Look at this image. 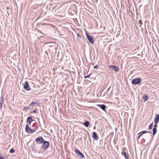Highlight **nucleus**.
I'll return each mask as SVG.
<instances>
[{
	"label": "nucleus",
	"instance_id": "473e14b6",
	"mask_svg": "<svg viewBox=\"0 0 159 159\" xmlns=\"http://www.w3.org/2000/svg\"><path fill=\"white\" fill-rule=\"evenodd\" d=\"M1 159H5L3 157Z\"/></svg>",
	"mask_w": 159,
	"mask_h": 159
},
{
	"label": "nucleus",
	"instance_id": "20e7f679",
	"mask_svg": "<svg viewBox=\"0 0 159 159\" xmlns=\"http://www.w3.org/2000/svg\"><path fill=\"white\" fill-rule=\"evenodd\" d=\"M35 141L37 143L41 144L43 143L44 140L42 137L39 136L36 139Z\"/></svg>",
	"mask_w": 159,
	"mask_h": 159
},
{
	"label": "nucleus",
	"instance_id": "b1692460",
	"mask_svg": "<svg viewBox=\"0 0 159 159\" xmlns=\"http://www.w3.org/2000/svg\"><path fill=\"white\" fill-rule=\"evenodd\" d=\"M90 76V75H88L87 76H84V78L85 79L88 78Z\"/></svg>",
	"mask_w": 159,
	"mask_h": 159
},
{
	"label": "nucleus",
	"instance_id": "39448f33",
	"mask_svg": "<svg viewBox=\"0 0 159 159\" xmlns=\"http://www.w3.org/2000/svg\"><path fill=\"white\" fill-rule=\"evenodd\" d=\"M24 87L26 90L29 91L30 89V87L29 84L28 82L26 81L24 86Z\"/></svg>",
	"mask_w": 159,
	"mask_h": 159
},
{
	"label": "nucleus",
	"instance_id": "dca6fc26",
	"mask_svg": "<svg viewBox=\"0 0 159 159\" xmlns=\"http://www.w3.org/2000/svg\"><path fill=\"white\" fill-rule=\"evenodd\" d=\"M89 125V121H86L84 123V125L86 127H88Z\"/></svg>",
	"mask_w": 159,
	"mask_h": 159
},
{
	"label": "nucleus",
	"instance_id": "9b49d317",
	"mask_svg": "<svg viewBox=\"0 0 159 159\" xmlns=\"http://www.w3.org/2000/svg\"><path fill=\"white\" fill-rule=\"evenodd\" d=\"M25 129L26 132L28 133H29L30 131H31V129L30 128L29 126L28 125H26Z\"/></svg>",
	"mask_w": 159,
	"mask_h": 159
},
{
	"label": "nucleus",
	"instance_id": "f704fd0d",
	"mask_svg": "<svg viewBox=\"0 0 159 159\" xmlns=\"http://www.w3.org/2000/svg\"><path fill=\"white\" fill-rule=\"evenodd\" d=\"M108 93V92H107L106 93V94H107Z\"/></svg>",
	"mask_w": 159,
	"mask_h": 159
},
{
	"label": "nucleus",
	"instance_id": "a878e982",
	"mask_svg": "<svg viewBox=\"0 0 159 159\" xmlns=\"http://www.w3.org/2000/svg\"><path fill=\"white\" fill-rule=\"evenodd\" d=\"M154 123V126L153 128H156L157 127V124L158 123Z\"/></svg>",
	"mask_w": 159,
	"mask_h": 159
},
{
	"label": "nucleus",
	"instance_id": "9d476101",
	"mask_svg": "<svg viewBox=\"0 0 159 159\" xmlns=\"http://www.w3.org/2000/svg\"><path fill=\"white\" fill-rule=\"evenodd\" d=\"M98 106L104 111H105L106 110V106L105 105H98Z\"/></svg>",
	"mask_w": 159,
	"mask_h": 159
},
{
	"label": "nucleus",
	"instance_id": "4468645a",
	"mask_svg": "<svg viewBox=\"0 0 159 159\" xmlns=\"http://www.w3.org/2000/svg\"><path fill=\"white\" fill-rule=\"evenodd\" d=\"M37 103V102H32L30 104V106L31 107V106L34 107L35 106Z\"/></svg>",
	"mask_w": 159,
	"mask_h": 159
},
{
	"label": "nucleus",
	"instance_id": "5701e85b",
	"mask_svg": "<svg viewBox=\"0 0 159 159\" xmlns=\"http://www.w3.org/2000/svg\"><path fill=\"white\" fill-rule=\"evenodd\" d=\"M35 131H36L35 130L33 129H31V131H30V133H30V134L32 133H33L35 132Z\"/></svg>",
	"mask_w": 159,
	"mask_h": 159
},
{
	"label": "nucleus",
	"instance_id": "2f4dec72",
	"mask_svg": "<svg viewBox=\"0 0 159 159\" xmlns=\"http://www.w3.org/2000/svg\"><path fill=\"white\" fill-rule=\"evenodd\" d=\"M141 135L142 134H141L138 137V139H139L140 137L141 136Z\"/></svg>",
	"mask_w": 159,
	"mask_h": 159
},
{
	"label": "nucleus",
	"instance_id": "6ab92c4d",
	"mask_svg": "<svg viewBox=\"0 0 159 159\" xmlns=\"http://www.w3.org/2000/svg\"><path fill=\"white\" fill-rule=\"evenodd\" d=\"M147 132L146 131H142L140 132L138 134H142V135L143 134L146 133Z\"/></svg>",
	"mask_w": 159,
	"mask_h": 159
},
{
	"label": "nucleus",
	"instance_id": "aec40b11",
	"mask_svg": "<svg viewBox=\"0 0 159 159\" xmlns=\"http://www.w3.org/2000/svg\"><path fill=\"white\" fill-rule=\"evenodd\" d=\"M152 126H153L152 123L149 125V127H148V129H152Z\"/></svg>",
	"mask_w": 159,
	"mask_h": 159
},
{
	"label": "nucleus",
	"instance_id": "c85d7f7f",
	"mask_svg": "<svg viewBox=\"0 0 159 159\" xmlns=\"http://www.w3.org/2000/svg\"><path fill=\"white\" fill-rule=\"evenodd\" d=\"M3 157V156L0 153V159H1L2 157Z\"/></svg>",
	"mask_w": 159,
	"mask_h": 159
},
{
	"label": "nucleus",
	"instance_id": "cd10ccee",
	"mask_svg": "<svg viewBox=\"0 0 159 159\" xmlns=\"http://www.w3.org/2000/svg\"><path fill=\"white\" fill-rule=\"evenodd\" d=\"M110 88H111V87H108V88L107 89V91H110Z\"/></svg>",
	"mask_w": 159,
	"mask_h": 159
},
{
	"label": "nucleus",
	"instance_id": "7c9ffc66",
	"mask_svg": "<svg viewBox=\"0 0 159 159\" xmlns=\"http://www.w3.org/2000/svg\"><path fill=\"white\" fill-rule=\"evenodd\" d=\"M139 23L140 24H142V21L141 20H139Z\"/></svg>",
	"mask_w": 159,
	"mask_h": 159
},
{
	"label": "nucleus",
	"instance_id": "f257e3e1",
	"mask_svg": "<svg viewBox=\"0 0 159 159\" xmlns=\"http://www.w3.org/2000/svg\"><path fill=\"white\" fill-rule=\"evenodd\" d=\"M49 144L48 142L44 140L43 141V145L42 146V149L43 150H45L49 146Z\"/></svg>",
	"mask_w": 159,
	"mask_h": 159
},
{
	"label": "nucleus",
	"instance_id": "423d86ee",
	"mask_svg": "<svg viewBox=\"0 0 159 159\" xmlns=\"http://www.w3.org/2000/svg\"><path fill=\"white\" fill-rule=\"evenodd\" d=\"M75 152L77 154H78L81 157H84V155L78 149H76Z\"/></svg>",
	"mask_w": 159,
	"mask_h": 159
},
{
	"label": "nucleus",
	"instance_id": "c756f323",
	"mask_svg": "<svg viewBox=\"0 0 159 159\" xmlns=\"http://www.w3.org/2000/svg\"><path fill=\"white\" fill-rule=\"evenodd\" d=\"M77 36L79 38H81V36H80V35L79 34H77Z\"/></svg>",
	"mask_w": 159,
	"mask_h": 159
},
{
	"label": "nucleus",
	"instance_id": "f03ea898",
	"mask_svg": "<svg viewBox=\"0 0 159 159\" xmlns=\"http://www.w3.org/2000/svg\"><path fill=\"white\" fill-rule=\"evenodd\" d=\"M141 81V80L140 78H136L132 80L131 83L133 84H140Z\"/></svg>",
	"mask_w": 159,
	"mask_h": 159
},
{
	"label": "nucleus",
	"instance_id": "1a4fd4ad",
	"mask_svg": "<svg viewBox=\"0 0 159 159\" xmlns=\"http://www.w3.org/2000/svg\"><path fill=\"white\" fill-rule=\"evenodd\" d=\"M159 120V114H157L155 118L154 123H158Z\"/></svg>",
	"mask_w": 159,
	"mask_h": 159
},
{
	"label": "nucleus",
	"instance_id": "6e6552de",
	"mask_svg": "<svg viewBox=\"0 0 159 159\" xmlns=\"http://www.w3.org/2000/svg\"><path fill=\"white\" fill-rule=\"evenodd\" d=\"M33 119L32 117L29 116L27 118V123H29V124L30 125L31 122L33 121Z\"/></svg>",
	"mask_w": 159,
	"mask_h": 159
},
{
	"label": "nucleus",
	"instance_id": "a211bd4d",
	"mask_svg": "<svg viewBox=\"0 0 159 159\" xmlns=\"http://www.w3.org/2000/svg\"><path fill=\"white\" fill-rule=\"evenodd\" d=\"M3 100L2 99H0V109H1L3 102Z\"/></svg>",
	"mask_w": 159,
	"mask_h": 159
},
{
	"label": "nucleus",
	"instance_id": "0eeeda50",
	"mask_svg": "<svg viewBox=\"0 0 159 159\" xmlns=\"http://www.w3.org/2000/svg\"><path fill=\"white\" fill-rule=\"evenodd\" d=\"M109 67L116 72H117L119 71L118 68L116 66L114 65H110L109 66Z\"/></svg>",
	"mask_w": 159,
	"mask_h": 159
},
{
	"label": "nucleus",
	"instance_id": "f8f14e48",
	"mask_svg": "<svg viewBox=\"0 0 159 159\" xmlns=\"http://www.w3.org/2000/svg\"><path fill=\"white\" fill-rule=\"evenodd\" d=\"M93 137L96 140L98 139V137L97 136V133L96 132H94L93 133Z\"/></svg>",
	"mask_w": 159,
	"mask_h": 159
},
{
	"label": "nucleus",
	"instance_id": "7ed1b4c3",
	"mask_svg": "<svg viewBox=\"0 0 159 159\" xmlns=\"http://www.w3.org/2000/svg\"><path fill=\"white\" fill-rule=\"evenodd\" d=\"M86 36L89 42L91 44H93L94 41L93 36H92L90 35L89 34L87 33H86Z\"/></svg>",
	"mask_w": 159,
	"mask_h": 159
},
{
	"label": "nucleus",
	"instance_id": "ddd939ff",
	"mask_svg": "<svg viewBox=\"0 0 159 159\" xmlns=\"http://www.w3.org/2000/svg\"><path fill=\"white\" fill-rule=\"evenodd\" d=\"M148 96L147 94H145L144 95L142 98L144 100V102H145L148 100Z\"/></svg>",
	"mask_w": 159,
	"mask_h": 159
},
{
	"label": "nucleus",
	"instance_id": "bb28decb",
	"mask_svg": "<svg viewBox=\"0 0 159 159\" xmlns=\"http://www.w3.org/2000/svg\"><path fill=\"white\" fill-rule=\"evenodd\" d=\"M98 66L97 65H96V66H94V67H93V68L94 69H97L98 68Z\"/></svg>",
	"mask_w": 159,
	"mask_h": 159
},
{
	"label": "nucleus",
	"instance_id": "412c9836",
	"mask_svg": "<svg viewBox=\"0 0 159 159\" xmlns=\"http://www.w3.org/2000/svg\"><path fill=\"white\" fill-rule=\"evenodd\" d=\"M30 106L29 107H23V109L24 110L26 109H30Z\"/></svg>",
	"mask_w": 159,
	"mask_h": 159
},
{
	"label": "nucleus",
	"instance_id": "4be33fe9",
	"mask_svg": "<svg viewBox=\"0 0 159 159\" xmlns=\"http://www.w3.org/2000/svg\"><path fill=\"white\" fill-rule=\"evenodd\" d=\"M15 151L14 150L13 148H11L10 151V152L11 153H13L15 152Z\"/></svg>",
	"mask_w": 159,
	"mask_h": 159
},
{
	"label": "nucleus",
	"instance_id": "393cba45",
	"mask_svg": "<svg viewBox=\"0 0 159 159\" xmlns=\"http://www.w3.org/2000/svg\"><path fill=\"white\" fill-rule=\"evenodd\" d=\"M37 111H38V110L37 109H36L34 110L33 111L31 112V113H32L34 112V113H36L37 112Z\"/></svg>",
	"mask_w": 159,
	"mask_h": 159
},
{
	"label": "nucleus",
	"instance_id": "72a5a7b5",
	"mask_svg": "<svg viewBox=\"0 0 159 159\" xmlns=\"http://www.w3.org/2000/svg\"><path fill=\"white\" fill-rule=\"evenodd\" d=\"M32 149L33 151L34 150V148L33 147L32 148Z\"/></svg>",
	"mask_w": 159,
	"mask_h": 159
},
{
	"label": "nucleus",
	"instance_id": "2eb2a0df",
	"mask_svg": "<svg viewBox=\"0 0 159 159\" xmlns=\"http://www.w3.org/2000/svg\"><path fill=\"white\" fill-rule=\"evenodd\" d=\"M123 152H122V155H123L125 158L126 159H129L128 157V154H127L125 152H124V154H123Z\"/></svg>",
	"mask_w": 159,
	"mask_h": 159
},
{
	"label": "nucleus",
	"instance_id": "f3484780",
	"mask_svg": "<svg viewBox=\"0 0 159 159\" xmlns=\"http://www.w3.org/2000/svg\"><path fill=\"white\" fill-rule=\"evenodd\" d=\"M153 135H154L157 132V129L156 128H153L152 129Z\"/></svg>",
	"mask_w": 159,
	"mask_h": 159
}]
</instances>
